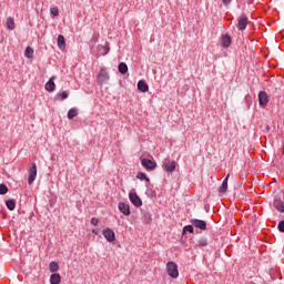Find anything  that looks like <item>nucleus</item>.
<instances>
[{
  "instance_id": "1",
  "label": "nucleus",
  "mask_w": 284,
  "mask_h": 284,
  "mask_svg": "<svg viewBox=\"0 0 284 284\" xmlns=\"http://www.w3.org/2000/svg\"><path fill=\"white\" fill-rule=\"evenodd\" d=\"M166 272L171 278H179V266L174 262H168Z\"/></svg>"
},
{
  "instance_id": "2",
  "label": "nucleus",
  "mask_w": 284,
  "mask_h": 284,
  "mask_svg": "<svg viewBox=\"0 0 284 284\" xmlns=\"http://www.w3.org/2000/svg\"><path fill=\"white\" fill-rule=\"evenodd\" d=\"M97 81L99 85H103V83L110 81V73L105 69H101L98 73Z\"/></svg>"
},
{
  "instance_id": "3",
  "label": "nucleus",
  "mask_w": 284,
  "mask_h": 284,
  "mask_svg": "<svg viewBox=\"0 0 284 284\" xmlns=\"http://www.w3.org/2000/svg\"><path fill=\"white\" fill-rule=\"evenodd\" d=\"M36 180H37V163L32 162L29 168V176H28L29 185H32Z\"/></svg>"
},
{
  "instance_id": "4",
  "label": "nucleus",
  "mask_w": 284,
  "mask_h": 284,
  "mask_svg": "<svg viewBox=\"0 0 284 284\" xmlns=\"http://www.w3.org/2000/svg\"><path fill=\"white\" fill-rule=\"evenodd\" d=\"M102 234L109 243H114V241H116V235L114 234V231H112L110 227L104 229L102 231Z\"/></svg>"
},
{
  "instance_id": "5",
  "label": "nucleus",
  "mask_w": 284,
  "mask_h": 284,
  "mask_svg": "<svg viewBox=\"0 0 284 284\" xmlns=\"http://www.w3.org/2000/svg\"><path fill=\"white\" fill-rule=\"evenodd\" d=\"M258 103L261 108H265L270 103V95H267V92L261 91L258 93Z\"/></svg>"
},
{
  "instance_id": "6",
  "label": "nucleus",
  "mask_w": 284,
  "mask_h": 284,
  "mask_svg": "<svg viewBox=\"0 0 284 284\" xmlns=\"http://www.w3.org/2000/svg\"><path fill=\"white\" fill-rule=\"evenodd\" d=\"M129 199L135 207H141V205H143V201L136 193H129Z\"/></svg>"
},
{
  "instance_id": "7",
  "label": "nucleus",
  "mask_w": 284,
  "mask_h": 284,
  "mask_svg": "<svg viewBox=\"0 0 284 284\" xmlns=\"http://www.w3.org/2000/svg\"><path fill=\"white\" fill-rule=\"evenodd\" d=\"M247 23H250V19L247 18V16H241L239 18L237 29L241 31L245 30L247 28Z\"/></svg>"
},
{
  "instance_id": "8",
  "label": "nucleus",
  "mask_w": 284,
  "mask_h": 284,
  "mask_svg": "<svg viewBox=\"0 0 284 284\" xmlns=\"http://www.w3.org/2000/svg\"><path fill=\"white\" fill-rule=\"evenodd\" d=\"M163 169L165 170V172H174V170H176V162L171 160H164Z\"/></svg>"
},
{
  "instance_id": "9",
  "label": "nucleus",
  "mask_w": 284,
  "mask_h": 284,
  "mask_svg": "<svg viewBox=\"0 0 284 284\" xmlns=\"http://www.w3.org/2000/svg\"><path fill=\"white\" fill-rule=\"evenodd\" d=\"M221 45L222 48H230L232 45V37L229 33L221 36Z\"/></svg>"
},
{
  "instance_id": "10",
  "label": "nucleus",
  "mask_w": 284,
  "mask_h": 284,
  "mask_svg": "<svg viewBox=\"0 0 284 284\" xmlns=\"http://www.w3.org/2000/svg\"><path fill=\"white\" fill-rule=\"evenodd\" d=\"M119 211L124 214V216H130V214H132V212H130V204L124 203V202H120L119 205Z\"/></svg>"
},
{
  "instance_id": "11",
  "label": "nucleus",
  "mask_w": 284,
  "mask_h": 284,
  "mask_svg": "<svg viewBox=\"0 0 284 284\" xmlns=\"http://www.w3.org/2000/svg\"><path fill=\"white\" fill-rule=\"evenodd\" d=\"M143 168H145V170H155L156 169V162L150 160V159H142L141 161Z\"/></svg>"
},
{
  "instance_id": "12",
  "label": "nucleus",
  "mask_w": 284,
  "mask_h": 284,
  "mask_svg": "<svg viewBox=\"0 0 284 284\" xmlns=\"http://www.w3.org/2000/svg\"><path fill=\"white\" fill-rule=\"evenodd\" d=\"M191 223L194 225V227H197V230H207V223H205L203 220L193 219L191 220Z\"/></svg>"
},
{
  "instance_id": "13",
  "label": "nucleus",
  "mask_w": 284,
  "mask_h": 284,
  "mask_svg": "<svg viewBox=\"0 0 284 284\" xmlns=\"http://www.w3.org/2000/svg\"><path fill=\"white\" fill-rule=\"evenodd\" d=\"M47 92H54L57 84H54V77L50 78L44 85Z\"/></svg>"
},
{
  "instance_id": "14",
  "label": "nucleus",
  "mask_w": 284,
  "mask_h": 284,
  "mask_svg": "<svg viewBox=\"0 0 284 284\" xmlns=\"http://www.w3.org/2000/svg\"><path fill=\"white\" fill-rule=\"evenodd\" d=\"M273 205L277 212H281L283 214L284 212V202L281 201V199H275L273 202Z\"/></svg>"
},
{
  "instance_id": "15",
  "label": "nucleus",
  "mask_w": 284,
  "mask_h": 284,
  "mask_svg": "<svg viewBox=\"0 0 284 284\" xmlns=\"http://www.w3.org/2000/svg\"><path fill=\"white\" fill-rule=\"evenodd\" d=\"M227 181H230V174L226 175L222 185L220 186L219 189L220 194H225V192H227Z\"/></svg>"
},
{
  "instance_id": "16",
  "label": "nucleus",
  "mask_w": 284,
  "mask_h": 284,
  "mask_svg": "<svg viewBox=\"0 0 284 284\" xmlns=\"http://www.w3.org/2000/svg\"><path fill=\"white\" fill-rule=\"evenodd\" d=\"M138 90H139L140 92H148V91L150 90V87L148 85V83H145V81L140 80V81L138 82Z\"/></svg>"
},
{
  "instance_id": "17",
  "label": "nucleus",
  "mask_w": 284,
  "mask_h": 284,
  "mask_svg": "<svg viewBox=\"0 0 284 284\" xmlns=\"http://www.w3.org/2000/svg\"><path fill=\"white\" fill-rule=\"evenodd\" d=\"M70 97V91H63L62 93L55 94V101H65Z\"/></svg>"
},
{
  "instance_id": "18",
  "label": "nucleus",
  "mask_w": 284,
  "mask_h": 284,
  "mask_svg": "<svg viewBox=\"0 0 284 284\" xmlns=\"http://www.w3.org/2000/svg\"><path fill=\"white\" fill-rule=\"evenodd\" d=\"M51 284H60L61 283V275L59 273H53L50 276Z\"/></svg>"
},
{
  "instance_id": "19",
  "label": "nucleus",
  "mask_w": 284,
  "mask_h": 284,
  "mask_svg": "<svg viewBox=\"0 0 284 284\" xmlns=\"http://www.w3.org/2000/svg\"><path fill=\"white\" fill-rule=\"evenodd\" d=\"M58 48L65 50V38L62 34L58 36Z\"/></svg>"
},
{
  "instance_id": "20",
  "label": "nucleus",
  "mask_w": 284,
  "mask_h": 284,
  "mask_svg": "<svg viewBox=\"0 0 284 284\" xmlns=\"http://www.w3.org/2000/svg\"><path fill=\"white\" fill-rule=\"evenodd\" d=\"M120 74H128V64L125 62H120L118 65Z\"/></svg>"
},
{
  "instance_id": "21",
  "label": "nucleus",
  "mask_w": 284,
  "mask_h": 284,
  "mask_svg": "<svg viewBox=\"0 0 284 284\" xmlns=\"http://www.w3.org/2000/svg\"><path fill=\"white\" fill-rule=\"evenodd\" d=\"M6 206L10 212H14V209L17 207V202L14 200H7L6 201Z\"/></svg>"
},
{
  "instance_id": "22",
  "label": "nucleus",
  "mask_w": 284,
  "mask_h": 284,
  "mask_svg": "<svg viewBox=\"0 0 284 284\" xmlns=\"http://www.w3.org/2000/svg\"><path fill=\"white\" fill-rule=\"evenodd\" d=\"M74 116H79V109L71 108L68 112V119L72 120Z\"/></svg>"
},
{
  "instance_id": "23",
  "label": "nucleus",
  "mask_w": 284,
  "mask_h": 284,
  "mask_svg": "<svg viewBox=\"0 0 284 284\" xmlns=\"http://www.w3.org/2000/svg\"><path fill=\"white\" fill-rule=\"evenodd\" d=\"M49 272H51L52 274H54V272H59V263H57L54 261L50 262Z\"/></svg>"
},
{
  "instance_id": "24",
  "label": "nucleus",
  "mask_w": 284,
  "mask_h": 284,
  "mask_svg": "<svg viewBox=\"0 0 284 284\" xmlns=\"http://www.w3.org/2000/svg\"><path fill=\"white\" fill-rule=\"evenodd\" d=\"M24 57H27V59H32V57H34V49H32V47H27Z\"/></svg>"
},
{
  "instance_id": "25",
  "label": "nucleus",
  "mask_w": 284,
  "mask_h": 284,
  "mask_svg": "<svg viewBox=\"0 0 284 284\" xmlns=\"http://www.w3.org/2000/svg\"><path fill=\"white\" fill-rule=\"evenodd\" d=\"M99 51L101 52V54L103 57H105V54H108V52H110V44L106 43L105 45H100Z\"/></svg>"
},
{
  "instance_id": "26",
  "label": "nucleus",
  "mask_w": 284,
  "mask_h": 284,
  "mask_svg": "<svg viewBox=\"0 0 284 284\" xmlns=\"http://www.w3.org/2000/svg\"><path fill=\"white\" fill-rule=\"evenodd\" d=\"M7 28L8 30H14V19L12 17L7 18Z\"/></svg>"
},
{
  "instance_id": "27",
  "label": "nucleus",
  "mask_w": 284,
  "mask_h": 284,
  "mask_svg": "<svg viewBox=\"0 0 284 284\" xmlns=\"http://www.w3.org/2000/svg\"><path fill=\"white\" fill-rule=\"evenodd\" d=\"M136 179H139L140 181H146L148 183H150V178H148V175L143 172H139L136 174Z\"/></svg>"
},
{
  "instance_id": "28",
  "label": "nucleus",
  "mask_w": 284,
  "mask_h": 284,
  "mask_svg": "<svg viewBox=\"0 0 284 284\" xmlns=\"http://www.w3.org/2000/svg\"><path fill=\"white\" fill-rule=\"evenodd\" d=\"M197 247H207V239H204V237L200 239L197 241Z\"/></svg>"
},
{
  "instance_id": "29",
  "label": "nucleus",
  "mask_w": 284,
  "mask_h": 284,
  "mask_svg": "<svg viewBox=\"0 0 284 284\" xmlns=\"http://www.w3.org/2000/svg\"><path fill=\"white\" fill-rule=\"evenodd\" d=\"M0 194L2 196L8 194V186L6 184H0Z\"/></svg>"
},
{
  "instance_id": "30",
  "label": "nucleus",
  "mask_w": 284,
  "mask_h": 284,
  "mask_svg": "<svg viewBox=\"0 0 284 284\" xmlns=\"http://www.w3.org/2000/svg\"><path fill=\"white\" fill-rule=\"evenodd\" d=\"M183 232H184V233H185V232H189V234H194V226H192V225H186V226H184Z\"/></svg>"
},
{
  "instance_id": "31",
  "label": "nucleus",
  "mask_w": 284,
  "mask_h": 284,
  "mask_svg": "<svg viewBox=\"0 0 284 284\" xmlns=\"http://www.w3.org/2000/svg\"><path fill=\"white\" fill-rule=\"evenodd\" d=\"M50 12L53 17H59V8L58 7H52L50 9Z\"/></svg>"
},
{
  "instance_id": "32",
  "label": "nucleus",
  "mask_w": 284,
  "mask_h": 284,
  "mask_svg": "<svg viewBox=\"0 0 284 284\" xmlns=\"http://www.w3.org/2000/svg\"><path fill=\"white\" fill-rule=\"evenodd\" d=\"M245 103H246L247 108H250V105H252V95L247 94L245 97Z\"/></svg>"
},
{
  "instance_id": "33",
  "label": "nucleus",
  "mask_w": 284,
  "mask_h": 284,
  "mask_svg": "<svg viewBox=\"0 0 284 284\" xmlns=\"http://www.w3.org/2000/svg\"><path fill=\"white\" fill-rule=\"evenodd\" d=\"M277 227H278V231H280V232L284 233V221H281V222L278 223Z\"/></svg>"
},
{
  "instance_id": "34",
  "label": "nucleus",
  "mask_w": 284,
  "mask_h": 284,
  "mask_svg": "<svg viewBox=\"0 0 284 284\" xmlns=\"http://www.w3.org/2000/svg\"><path fill=\"white\" fill-rule=\"evenodd\" d=\"M91 225H94V226L99 225V219L92 217L91 219Z\"/></svg>"
},
{
  "instance_id": "35",
  "label": "nucleus",
  "mask_w": 284,
  "mask_h": 284,
  "mask_svg": "<svg viewBox=\"0 0 284 284\" xmlns=\"http://www.w3.org/2000/svg\"><path fill=\"white\" fill-rule=\"evenodd\" d=\"M222 3H224V6H230V3H232V0H222Z\"/></svg>"
},
{
  "instance_id": "36",
  "label": "nucleus",
  "mask_w": 284,
  "mask_h": 284,
  "mask_svg": "<svg viewBox=\"0 0 284 284\" xmlns=\"http://www.w3.org/2000/svg\"><path fill=\"white\" fill-rule=\"evenodd\" d=\"M92 233H93V234H99V232H97V230H93Z\"/></svg>"
}]
</instances>
